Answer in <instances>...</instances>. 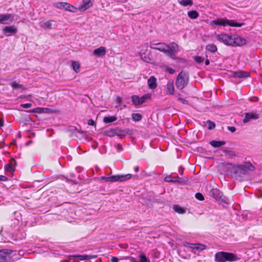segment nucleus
<instances>
[{
  "label": "nucleus",
  "mask_w": 262,
  "mask_h": 262,
  "mask_svg": "<svg viewBox=\"0 0 262 262\" xmlns=\"http://www.w3.org/2000/svg\"><path fill=\"white\" fill-rule=\"evenodd\" d=\"M40 26L44 29H52L54 27H55L56 23L54 20H49L47 21H41L39 23Z\"/></svg>",
  "instance_id": "obj_11"
},
{
  "label": "nucleus",
  "mask_w": 262,
  "mask_h": 262,
  "mask_svg": "<svg viewBox=\"0 0 262 262\" xmlns=\"http://www.w3.org/2000/svg\"><path fill=\"white\" fill-rule=\"evenodd\" d=\"M72 66L73 70L76 73H79L80 71V64L78 62L73 61L72 62Z\"/></svg>",
  "instance_id": "obj_29"
},
{
  "label": "nucleus",
  "mask_w": 262,
  "mask_h": 262,
  "mask_svg": "<svg viewBox=\"0 0 262 262\" xmlns=\"http://www.w3.org/2000/svg\"><path fill=\"white\" fill-rule=\"evenodd\" d=\"M13 162L15 163V161L13 159H12L11 161H10V163L6 165L5 166V170L7 171H8V172H12L14 170V166L13 165Z\"/></svg>",
  "instance_id": "obj_25"
},
{
  "label": "nucleus",
  "mask_w": 262,
  "mask_h": 262,
  "mask_svg": "<svg viewBox=\"0 0 262 262\" xmlns=\"http://www.w3.org/2000/svg\"><path fill=\"white\" fill-rule=\"evenodd\" d=\"M31 105H32L31 103H25V104H21L20 106L23 107V108H29V107H31Z\"/></svg>",
  "instance_id": "obj_45"
},
{
  "label": "nucleus",
  "mask_w": 262,
  "mask_h": 262,
  "mask_svg": "<svg viewBox=\"0 0 262 262\" xmlns=\"http://www.w3.org/2000/svg\"><path fill=\"white\" fill-rule=\"evenodd\" d=\"M172 178L170 176H168L165 178V181L166 182H172Z\"/></svg>",
  "instance_id": "obj_47"
},
{
  "label": "nucleus",
  "mask_w": 262,
  "mask_h": 262,
  "mask_svg": "<svg viewBox=\"0 0 262 262\" xmlns=\"http://www.w3.org/2000/svg\"><path fill=\"white\" fill-rule=\"evenodd\" d=\"M209 63H210V62H209V59H207L205 60V64H206V66H208V65H209Z\"/></svg>",
  "instance_id": "obj_57"
},
{
  "label": "nucleus",
  "mask_w": 262,
  "mask_h": 262,
  "mask_svg": "<svg viewBox=\"0 0 262 262\" xmlns=\"http://www.w3.org/2000/svg\"><path fill=\"white\" fill-rule=\"evenodd\" d=\"M117 120V118L115 116H111L108 117H105L103 119V121L105 123H111Z\"/></svg>",
  "instance_id": "obj_31"
},
{
  "label": "nucleus",
  "mask_w": 262,
  "mask_h": 262,
  "mask_svg": "<svg viewBox=\"0 0 262 262\" xmlns=\"http://www.w3.org/2000/svg\"><path fill=\"white\" fill-rule=\"evenodd\" d=\"M173 209L174 210V211L175 212H176L179 214H184L186 212V210L184 208L181 207L178 205H173Z\"/></svg>",
  "instance_id": "obj_26"
},
{
  "label": "nucleus",
  "mask_w": 262,
  "mask_h": 262,
  "mask_svg": "<svg viewBox=\"0 0 262 262\" xmlns=\"http://www.w3.org/2000/svg\"><path fill=\"white\" fill-rule=\"evenodd\" d=\"M132 115H140V114L139 113H133Z\"/></svg>",
  "instance_id": "obj_59"
},
{
  "label": "nucleus",
  "mask_w": 262,
  "mask_h": 262,
  "mask_svg": "<svg viewBox=\"0 0 262 262\" xmlns=\"http://www.w3.org/2000/svg\"><path fill=\"white\" fill-rule=\"evenodd\" d=\"M68 3L67 2H57L54 4V7L59 9H64L67 10V7H68Z\"/></svg>",
  "instance_id": "obj_21"
},
{
  "label": "nucleus",
  "mask_w": 262,
  "mask_h": 262,
  "mask_svg": "<svg viewBox=\"0 0 262 262\" xmlns=\"http://www.w3.org/2000/svg\"><path fill=\"white\" fill-rule=\"evenodd\" d=\"M207 123L208 124V129H212L215 128V124L214 122H211L210 120L207 121Z\"/></svg>",
  "instance_id": "obj_39"
},
{
  "label": "nucleus",
  "mask_w": 262,
  "mask_h": 262,
  "mask_svg": "<svg viewBox=\"0 0 262 262\" xmlns=\"http://www.w3.org/2000/svg\"><path fill=\"white\" fill-rule=\"evenodd\" d=\"M139 168L138 166H136L135 168H134V170L136 172H137L139 171Z\"/></svg>",
  "instance_id": "obj_55"
},
{
  "label": "nucleus",
  "mask_w": 262,
  "mask_h": 262,
  "mask_svg": "<svg viewBox=\"0 0 262 262\" xmlns=\"http://www.w3.org/2000/svg\"><path fill=\"white\" fill-rule=\"evenodd\" d=\"M206 49L208 52L215 53L217 51V48L214 44H209L206 46Z\"/></svg>",
  "instance_id": "obj_27"
},
{
  "label": "nucleus",
  "mask_w": 262,
  "mask_h": 262,
  "mask_svg": "<svg viewBox=\"0 0 262 262\" xmlns=\"http://www.w3.org/2000/svg\"><path fill=\"white\" fill-rule=\"evenodd\" d=\"M132 100L133 104L135 105H139L141 104L140 103V98L137 95H134L132 97Z\"/></svg>",
  "instance_id": "obj_32"
},
{
  "label": "nucleus",
  "mask_w": 262,
  "mask_h": 262,
  "mask_svg": "<svg viewBox=\"0 0 262 262\" xmlns=\"http://www.w3.org/2000/svg\"><path fill=\"white\" fill-rule=\"evenodd\" d=\"M105 134L107 136L109 137H113L114 136L116 135H117L118 136L120 135L121 134H119L117 133L115 130H109L105 132Z\"/></svg>",
  "instance_id": "obj_35"
},
{
  "label": "nucleus",
  "mask_w": 262,
  "mask_h": 262,
  "mask_svg": "<svg viewBox=\"0 0 262 262\" xmlns=\"http://www.w3.org/2000/svg\"><path fill=\"white\" fill-rule=\"evenodd\" d=\"M17 32V28L14 26H6L3 29V32L7 36H9L15 34Z\"/></svg>",
  "instance_id": "obj_13"
},
{
  "label": "nucleus",
  "mask_w": 262,
  "mask_h": 262,
  "mask_svg": "<svg viewBox=\"0 0 262 262\" xmlns=\"http://www.w3.org/2000/svg\"><path fill=\"white\" fill-rule=\"evenodd\" d=\"M132 118L135 121H139L141 119L142 116H132Z\"/></svg>",
  "instance_id": "obj_42"
},
{
  "label": "nucleus",
  "mask_w": 262,
  "mask_h": 262,
  "mask_svg": "<svg viewBox=\"0 0 262 262\" xmlns=\"http://www.w3.org/2000/svg\"><path fill=\"white\" fill-rule=\"evenodd\" d=\"M77 10L78 9L76 7L68 3L66 11L72 12H76L77 11Z\"/></svg>",
  "instance_id": "obj_34"
},
{
  "label": "nucleus",
  "mask_w": 262,
  "mask_h": 262,
  "mask_svg": "<svg viewBox=\"0 0 262 262\" xmlns=\"http://www.w3.org/2000/svg\"><path fill=\"white\" fill-rule=\"evenodd\" d=\"M178 3L183 6H192L193 2L192 0H179Z\"/></svg>",
  "instance_id": "obj_28"
},
{
  "label": "nucleus",
  "mask_w": 262,
  "mask_h": 262,
  "mask_svg": "<svg viewBox=\"0 0 262 262\" xmlns=\"http://www.w3.org/2000/svg\"><path fill=\"white\" fill-rule=\"evenodd\" d=\"M117 101L119 103H120L122 101V98L118 96L117 97Z\"/></svg>",
  "instance_id": "obj_54"
},
{
  "label": "nucleus",
  "mask_w": 262,
  "mask_h": 262,
  "mask_svg": "<svg viewBox=\"0 0 262 262\" xmlns=\"http://www.w3.org/2000/svg\"><path fill=\"white\" fill-rule=\"evenodd\" d=\"M106 53V48L104 47H100L94 50L93 54L97 57H103Z\"/></svg>",
  "instance_id": "obj_14"
},
{
  "label": "nucleus",
  "mask_w": 262,
  "mask_h": 262,
  "mask_svg": "<svg viewBox=\"0 0 262 262\" xmlns=\"http://www.w3.org/2000/svg\"><path fill=\"white\" fill-rule=\"evenodd\" d=\"M234 76L238 78H245L249 76V74L247 72L239 71L234 72Z\"/></svg>",
  "instance_id": "obj_23"
},
{
  "label": "nucleus",
  "mask_w": 262,
  "mask_h": 262,
  "mask_svg": "<svg viewBox=\"0 0 262 262\" xmlns=\"http://www.w3.org/2000/svg\"><path fill=\"white\" fill-rule=\"evenodd\" d=\"M232 166V172L235 177H243L247 174L249 172L253 171L255 170L254 166L249 162H244L242 164L232 165L229 164Z\"/></svg>",
  "instance_id": "obj_2"
},
{
  "label": "nucleus",
  "mask_w": 262,
  "mask_h": 262,
  "mask_svg": "<svg viewBox=\"0 0 262 262\" xmlns=\"http://www.w3.org/2000/svg\"><path fill=\"white\" fill-rule=\"evenodd\" d=\"M187 247H188L192 249V251L196 250L198 251H202L205 250L207 248L206 246L201 244H190L187 243L185 245Z\"/></svg>",
  "instance_id": "obj_12"
},
{
  "label": "nucleus",
  "mask_w": 262,
  "mask_h": 262,
  "mask_svg": "<svg viewBox=\"0 0 262 262\" xmlns=\"http://www.w3.org/2000/svg\"><path fill=\"white\" fill-rule=\"evenodd\" d=\"M132 177L131 174L115 175L111 177H102L101 179L106 182H124L130 179Z\"/></svg>",
  "instance_id": "obj_7"
},
{
  "label": "nucleus",
  "mask_w": 262,
  "mask_h": 262,
  "mask_svg": "<svg viewBox=\"0 0 262 262\" xmlns=\"http://www.w3.org/2000/svg\"><path fill=\"white\" fill-rule=\"evenodd\" d=\"M112 262H118V259L116 257H113L111 259Z\"/></svg>",
  "instance_id": "obj_51"
},
{
  "label": "nucleus",
  "mask_w": 262,
  "mask_h": 262,
  "mask_svg": "<svg viewBox=\"0 0 262 262\" xmlns=\"http://www.w3.org/2000/svg\"><path fill=\"white\" fill-rule=\"evenodd\" d=\"M163 70L166 72H168L170 74H173L175 72V70L168 66H164Z\"/></svg>",
  "instance_id": "obj_36"
},
{
  "label": "nucleus",
  "mask_w": 262,
  "mask_h": 262,
  "mask_svg": "<svg viewBox=\"0 0 262 262\" xmlns=\"http://www.w3.org/2000/svg\"><path fill=\"white\" fill-rule=\"evenodd\" d=\"M228 129L231 133H234L236 131V128L234 126H228Z\"/></svg>",
  "instance_id": "obj_46"
},
{
  "label": "nucleus",
  "mask_w": 262,
  "mask_h": 262,
  "mask_svg": "<svg viewBox=\"0 0 262 262\" xmlns=\"http://www.w3.org/2000/svg\"><path fill=\"white\" fill-rule=\"evenodd\" d=\"M210 145L214 147H219L226 144V142L223 141H215L213 140L210 142Z\"/></svg>",
  "instance_id": "obj_22"
},
{
  "label": "nucleus",
  "mask_w": 262,
  "mask_h": 262,
  "mask_svg": "<svg viewBox=\"0 0 262 262\" xmlns=\"http://www.w3.org/2000/svg\"><path fill=\"white\" fill-rule=\"evenodd\" d=\"M125 1H127L128 0H124Z\"/></svg>",
  "instance_id": "obj_63"
},
{
  "label": "nucleus",
  "mask_w": 262,
  "mask_h": 262,
  "mask_svg": "<svg viewBox=\"0 0 262 262\" xmlns=\"http://www.w3.org/2000/svg\"><path fill=\"white\" fill-rule=\"evenodd\" d=\"M199 15V13L195 10H192L188 12V16L191 19H196Z\"/></svg>",
  "instance_id": "obj_30"
},
{
  "label": "nucleus",
  "mask_w": 262,
  "mask_h": 262,
  "mask_svg": "<svg viewBox=\"0 0 262 262\" xmlns=\"http://www.w3.org/2000/svg\"><path fill=\"white\" fill-rule=\"evenodd\" d=\"M117 148L118 150H122V147L121 145V144H118L117 145Z\"/></svg>",
  "instance_id": "obj_53"
},
{
  "label": "nucleus",
  "mask_w": 262,
  "mask_h": 262,
  "mask_svg": "<svg viewBox=\"0 0 262 262\" xmlns=\"http://www.w3.org/2000/svg\"><path fill=\"white\" fill-rule=\"evenodd\" d=\"M7 178L5 176L0 175V181H6Z\"/></svg>",
  "instance_id": "obj_49"
},
{
  "label": "nucleus",
  "mask_w": 262,
  "mask_h": 262,
  "mask_svg": "<svg viewBox=\"0 0 262 262\" xmlns=\"http://www.w3.org/2000/svg\"><path fill=\"white\" fill-rule=\"evenodd\" d=\"M92 0H83L82 5L79 7L78 10L80 11H84L92 6Z\"/></svg>",
  "instance_id": "obj_16"
},
{
  "label": "nucleus",
  "mask_w": 262,
  "mask_h": 262,
  "mask_svg": "<svg viewBox=\"0 0 262 262\" xmlns=\"http://www.w3.org/2000/svg\"><path fill=\"white\" fill-rule=\"evenodd\" d=\"M245 115H250V114H249V113H246ZM251 115H253V114H251Z\"/></svg>",
  "instance_id": "obj_60"
},
{
  "label": "nucleus",
  "mask_w": 262,
  "mask_h": 262,
  "mask_svg": "<svg viewBox=\"0 0 262 262\" xmlns=\"http://www.w3.org/2000/svg\"><path fill=\"white\" fill-rule=\"evenodd\" d=\"M132 262H139V261L136 260L135 259H134L133 260H132Z\"/></svg>",
  "instance_id": "obj_58"
},
{
  "label": "nucleus",
  "mask_w": 262,
  "mask_h": 262,
  "mask_svg": "<svg viewBox=\"0 0 262 262\" xmlns=\"http://www.w3.org/2000/svg\"><path fill=\"white\" fill-rule=\"evenodd\" d=\"M212 25L220 26H229L231 27H241L244 25V23H237L234 20H228L226 18H219L216 20H212Z\"/></svg>",
  "instance_id": "obj_5"
},
{
  "label": "nucleus",
  "mask_w": 262,
  "mask_h": 262,
  "mask_svg": "<svg viewBox=\"0 0 262 262\" xmlns=\"http://www.w3.org/2000/svg\"><path fill=\"white\" fill-rule=\"evenodd\" d=\"M180 179L179 177H174V178H172V182H179Z\"/></svg>",
  "instance_id": "obj_50"
},
{
  "label": "nucleus",
  "mask_w": 262,
  "mask_h": 262,
  "mask_svg": "<svg viewBox=\"0 0 262 262\" xmlns=\"http://www.w3.org/2000/svg\"><path fill=\"white\" fill-rule=\"evenodd\" d=\"M4 125V120L2 118H0V128L3 127Z\"/></svg>",
  "instance_id": "obj_52"
},
{
  "label": "nucleus",
  "mask_w": 262,
  "mask_h": 262,
  "mask_svg": "<svg viewBox=\"0 0 262 262\" xmlns=\"http://www.w3.org/2000/svg\"><path fill=\"white\" fill-rule=\"evenodd\" d=\"M188 81V77L185 72L181 71L178 75L176 80V87L182 90L187 84Z\"/></svg>",
  "instance_id": "obj_6"
},
{
  "label": "nucleus",
  "mask_w": 262,
  "mask_h": 262,
  "mask_svg": "<svg viewBox=\"0 0 262 262\" xmlns=\"http://www.w3.org/2000/svg\"><path fill=\"white\" fill-rule=\"evenodd\" d=\"M17 258L15 251L8 249L0 250V262H13Z\"/></svg>",
  "instance_id": "obj_4"
},
{
  "label": "nucleus",
  "mask_w": 262,
  "mask_h": 262,
  "mask_svg": "<svg viewBox=\"0 0 262 262\" xmlns=\"http://www.w3.org/2000/svg\"><path fill=\"white\" fill-rule=\"evenodd\" d=\"M244 118L242 119L243 124H246L252 120H256L258 118V116H242Z\"/></svg>",
  "instance_id": "obj_20"
},
{
  "label": "nucleus",
  "mask_w": 262,
  "mask_h": 262,
  "mask_svg": "<svg viewBox=\"0 0 262 262\" xmlns=\"http://www.w3.org/2000/svg\"><path fill=\"white\" fill-rule=\"evenodd\" d=\"M29 112L38 113V114H50L57 113V111L56 110H51V109L47 108L36 107V108L30 111Z\"/></svg>",
  "instance_id": "obj_10"
},
{
  "label": "nucleus",
  "mask_w": 262,
  "mask_h": 262,
  "mask_svg": "<svg viewBox=\"0 0 262 262\" xmlns=\"http://www.w3.org/2000/svg\"><path fill=\"white\" fill-rule=\"evenodd\" d=\"M238 259L239 258L232 253L219 252L215 255V260L217 262L235 261Z\"/></svg>",
  "instance_id": "obj_3"
},
{
  "label": "nucleus",
  "mask_w": 262,
  "mask_h": 262,
  "mask_svg": "<svg viewBox=\"0 0 262 262\" xmlns=\"http://www.w3.org/2000/svg\"><path fill=\"white\" fill-rule=\"evenodd\" d=\"M88 124L90 125L95 126V121L93 119H90L88 121Z\"/></svg>",
  "instance_id": "obj_48"
},
{
  "label": "nucleus",
  "mask_w": 262,
  "mask_h": 262,
  "mask_svg": "<svg viewBox=\"0 0 262 262\" xmlns=\"http://www.w3.org/2000/svg\"><path fill=\"white\" fill-rule=\"evenodd\" d=\"M149 47L150 49L164 52L172 59L183 60L176 55V53L179 51L180 49L179 45L175 42H170L169 45L164 42H150Z\"/></svg>",
  "instance_id": "obj_1"
},
{
  "label": "nucleus",
  "mask_w": 262,
  "mask_h": 262,
  "mask_svg": "<svg viewBox=\"0 0 262 262\" xmlns=\"http://www.w3.org/2000/svg\"><path fill=\"white\" fill-rule=\"evenodd\" d=\"M10 22L13 20V17L11 14H0V24H6V21L9 20Z\"/></svg>",
  "instance_id": "obj_17"
},
{
  "label": "nucleus",
  "mask_w": 262,
  "mask_h": 262,
  "mask_svg": "<svg viewBox=\"0 0 262 262\" xmlns=\"http://www.w3.org/2000/svg\"><path fill=\"white\" fill-rule=\"evenodd\" d=\"M71 257L78 258L80 260H84L96 258L97 256L96 255H73Z\"/></svg>",
  "instance_id": "obj_15"
},
{
  "label": "nucleus",
  "mask_w": 262,
  "mask_h": 262,
  "mask_svg": "<svg viewBox=\"0 0 262 262\" xmlns=\"http://www.w3.org/2000/svg\"><path fill=\"white\" fill-rule=\"evenodd\" d=\"M178 100L181 102H182L183 104H187L188 103V102L186 100L183 99L182 98H178Z\"/></svg>",
  "instance_id": "obj_44"
},
{
  "label": "nucleus",
  "mask_w": 262,
  "mask_h": 262,
  "mask_svg": "<svg viewBox=\"0 0 262 262\" xmlns=\"http://www.w3.org/2000/svg\"><path fill=\"white\" fill-rule=\"evenodd\" d=\"M151 98V95L149 94H145L143 96H142L141 97H140V103L142 104L144 103H145L147 100L150 99Z\"/></svg>",
  "instance_id": "obj_33"
},
{
  "label": "nucleus",
  "mask_w": 262,
  "mask_h": 262,
  "mask_svg": "<svg viewBox=\"0 0 262 262\" xmlns=\"http://www.w3.org/2000/svg\"><path fill=\"white\" fill-rule=\"evenodd\" d=\"M140 260L139 262H150V261L146 258L145 255L142 254L139 255Z\"/></svg>",
  "instance_id": "obj_38"
},
{
  "label": "nucleus",
  "mask_w": 262,
  "mask_h": 262,
  "mask_svg": "<svg viewBox=\"0 0 262 262\" xmlns=\"http://www.w3.org/2000/svg\"><path fill=\"white\" fill-rule=\"evenodd\" d=\"M249 100L251 102H256L259 100V98L257 97L253 96L249 98Z\"/></svg>",
  "instance_id": "obj_43"
},
{
  "label": "nucleus",
  "mask_w": 262,
  "mask_h": 262,
  "mask_svg": "<svg viewBox=\"0 0 262 262\" xmlns=\"http://www.w3.org/2000/svg\"><path fill=\"white\" fill-rule=\"evenodd\" d=\"M232 42V47L242 46L246 43V39L238 35H233Z\"/></svg>",
  "instance_id": "obj_9"
},
{
  "label": "nucleus",
  "mask_w": 262,
  "mask_h": 262,
  "mask_svg": "<svg viewBox=\"0 0 262 262\" xmlns=\"http://www.w3.org/2000/svg\"><path fill=\"white\" fill-rule=\"evenodd\" d=\"M225 152L226 154H229L230 155H232L233 154L231 153V151H229V150H226L225 151Z\"/></svg>",
  "instance_id": "obj_56"
},
{
  "label": "nucleus",
  "mask_w": 262,
  "mask_h": 262,
  "mask_svg": "<svg viewBox=\"0 0 262 262\" xmlns=\"http://www.w3.org/2000/svg\"><path fill=\"white\" fill-rule=\"evenodd\" d=\"M195 197L198 200H200V201H203L204 200V198L203 195L201 193H196Z\"/></svg>",
  "instance_id": "obj_41"
},
{
  "label": "nucleus",
  "mask_w": 262,
  "mask_h": 262,
  "mask_svg": "<svg viewBox=\"0 0 262 262\" xmlns=\"http://www.w3.org/2000/svg\"><path fill=\"white\" fill-rule=\"evenodd\" d=\"M11 86L13 89H18V88H23V85L22 84H20L17 83L16 81H13L11 83Z\"/></svg>",
  "instance_id": "obj_37"
},
{
  "label": "nucleus",
  "mask_w": 262,
  "mask_h": 262,
  "mask_svg": "<svg viewBox=\"0 0 262 262\" xmlns=\"http://www.w3.org/2000/svg\"><path fill=\"white\" fill-rule=\"evenodd\" d=\"M194 60L196 62L199 63H201L204 61V58L201 56L195 57Z\"/></svg>",
  "instance_id": "obj_40"
},
{
  "label": "nucleus",
  "mask_w": 262,
  "mask_h": 262,
  "mask_svg": "<svg viewBox=\"0 0 262 262\" xmlns=\"http://www.w3.org/2000/svg\"><path fill=\"white\" fill-rule=\"evenodd\" d=\"M149 88L154 89L157 87V79L154 76H151L147 81Z\"/></svg>",
  "instance_id": "obj_19"
},
{
  "label": "nucleus",
  "mask_w": 262,
  "mask_h": 262,
  "mask_svg": "<svg viewBox=\"0 0 262 262\" xmlns=\"http://www.w3.org/2000/svg\"><path fill=\"white\" fill-rule=\"evenodd\" d=\"M93 147H94V148H96V147H95V145H93Z\"/></svg>",
  "instance_id": "obj_61"
},
{
  "label": "nucleus",
  "mask_w": 262,
  "mask_h": 262,
  "mask_svg": "<svg viewBox=\"0 0 262 262\" xmlns=\"http://www.w3.org/2000/svg\"><path fill=\"white\" fill-rule=\"evenodd\" d=\"M218 192V190H216V189H212L210 191V194L211 196H212L213 198H214L216 200H217V199H219V200H221L222 201L227 203L226 200H225V198H222V196H219V197H217L215 196V194Z\"/></svg>",
  "instance_id": "obj_24"
},
{
  "label": "nucleus",
  "mask_w": 262,
  "mask_h": 262,
  "mask_svg": "<svg viewBox=\"0 0 262 262\" xmlns=\"http://www.w3.org/2000/svg\"><path fill=\"white\" fill-rule=\"evenodd\" d=\"M217 39L227 46H232L233 35L222 33L216 36Z\"/></svg>",
  "instance_id": "obj_8"
},
{
  "label": "nucleus",
  "mask_w": 262,
  "mask_h": 262,
  "mask_svg": "<svg viewBox=\"0 0 262 262\" xmlns=\"http://www.w3.org/2000/svg\"><path fill=\"white\" fill-rule=\"evenodd\" d=\"M174 92V88L173 81H169L166 84V93L172 95Z\"/></svg>",
  "instance_id": "obj_18"
},
{
  "label": "nucleus",
  "mask_w": 262,
  "mask_h": 262,
  "mask_svg": "<svg viewBox=\"0 0 262 262\" xmlns=\"http://www.w3.org/2000/svg\"><path fill=\"white\" fill-rule=\"evenodd\" d=\"M93 147H94V148H96V147H95V145H93Z\"/></svg>",
  "instance_id": "obj_62"
}]
</instances>
